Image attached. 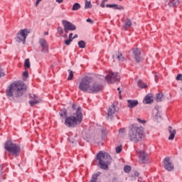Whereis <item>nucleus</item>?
<instances>
[{"mask_svg": "<svg viewBox=\"0 0 182 182\" xmlns=\"http://www.w3.org/2000/svg\"><path fill=\"white\" fill-rule=\"evenodd\" d=\"M155 80L156 82H158V80H157V76L156 75V78H155Z\"/></svg>", "mask_w": 182, "mask_h": 182, "instance_id": "obj_53", "label": "nucleus"}, {"mask_svg": "<svg viewBox=\"0 0 182 182\" xmlns=\"http://www.w3.org/2000/svg\"><path fill=\"white\" fill-rule=\"evenodd\" d=\"M119 134L120 137H123L126 135V129L122 128L119 130Z\"/></svg>", "mask_w": 182, "mask_h": 182, "instance_id": "obj_25", "label": "nucleus"}, {"mask_svg": "<svg viewBox=\"0 0 182 182\" xmlns=\"http://www.w3.org/2000/svg\"><path fill=\"white\" fill-rule=\"evenodd\" d=\"M69 75L68 77V80H72L73 79V71L68 70Z\"/></svg>", "mask_w": 182, "mask_h": 182, "instance_id": "obj_31", "label": "nucleus"}, {"mask_svg": "<svg viewBox=\"0 0 182 182\" xmlns=\"http://www.w3.org/2000/svg\"><path fill=\"white\" fill-rule=\"evenodd\" d=\"M118 112L119 109L116 108V106H114V105H112L108 109L107 118L109 120H113V119H114V117L117 114Z\"/></svg>", "mask_w": 182, "mask_h": 182, "instance_id": "obj_9", "label": "nucleus"}, {"mask_svg": "<svg viewBox=\"0 0 182 182\" xmlns=\"http://www.w3.org/2000/svg\"><path fill=\"white\" fill-rule=\"evenodd\" d=\"M101 134H102V137L100 140H104V139H106V131L105 130V129H102Z\"/></svg>", "mask_w": 182, "mask_h": 182, "instance_id": "obj_32", "label": "nucleus"}, {"mask_svg": "<svg viewBox=\"0 0 182 182\" xmlns=\"http://www.w3.org/2000/svg\"><path fill=\"white\" fill-rule=\"evenodd\" d=\"M107 8H114L115 9H118L119 11H122L124 9L122 6H118L117 4H107Z\"/></svg>", "mask_w": 182, "mask_h": 182, "instance_id": "obj_21", "label": "nucleus"}, {"mask_svg": "<svg viewBox=\"0 0 182 182\" xmlns=\"http://www.w3.org/2000/svg\"><path fill=\"white\" fill-rule=\"evenodd\" d=\"M77 34H75V36H74V37L73 38V39H76V38H77Z\"/></svg>", "mask_w": 182, "mask_h": 182, "instance_id": "obj_50", "label": "nucleus"}, {"mask_svg": "<svg viewBox=\"0 0 182 182\" xmlns=\"http://www.w3.org/2000/svg\"><path fill=\"white\" fill-rule=\"evenodd\" d=\"M168 132H169L170 136H168V140H174V138L176 137V129H173L171 127H168Z\"/></svg>", "mask_w": 182, "mask_h": 182, "instance_id": "obj_17", "label": "nucleus"}, {"mask_svg": "<svg viewBox=\"0 0 182 182\" xmlns=\"http://www.w3.org/2000/svg\"><path fill=\"white\" fill-rule=\"evenodd\" d=\"M78 88L80 90H82V92H87V93H97L103 89V86L95 82L93 77L86 76L80 80Z\"/></svg>", "mask_w": 182, "mask_h": 182, "instance_id": "obj_2", "label": "nucleus"}, {"mask_svg": "<svg viewBox=\"0 0 182 182\" xmlns=\"http://www.w3.org/2000/svg\"><path fill=\"white\" fill-rule=\"evenodd\" d=\"M44 35H45L46 36H47L48 35H49V33L47 32V31H46V32L44 33Z\"/></svg>", "mask_w": 182, "mask_h": 182, "instance_id": "obj_48", "label": "nucleus"}, {"mask_svg": "<svg viewBox=\"0 0 182 182\" xmlns=\"http://www.w3.org/2000/svg\"><path fill=\"white\" fill-rule=\"evenodd\" d=\"M24 68L25 69H29V68H31V62L29 61V58L25 60Z\"/></svg>", "mask_w": 182, "mask_h": 182, "instance_id": "obj_24", "label": "nucleus"}, {"mask_svg": "<svg viewBox=\"0 0 182 182\" xmlns=\"http://www.w3.org/2000/svg\"><path fill=\"white\" fill-rule=\"evenodd\" d=\"M161 99H163V93L156 94V102H161Z\"/></svg>", "mask_w": 182, "mask_h": 182, "instance_id": "obj_30", "label": "nucleus"}, {"mask_svg": "<svg viewBox=\"0 0 182 182\" xmlns=\"http://www.w3.org/2000/svg\"><path fill=\"white\" fill-rule=\"evenodd\" d=\"M80 9V4L79 3H75L73 6L72 11H77Z\"/></svg>", "mask_w": 182, "mask_h": 182, "instance_id": "obj_26", "label": "nucleus"}, {"mask_svg": "<svg viewBox=\"0 0 182 182\" xmlns=\"http://www.w3.org/2000/svg\"><path fill=\"white\" fill-rule=\"evenodd\" d=\"M135 176H136V177H139V173H135Z\"/></svg>", "mask_w": 182, "mask_h": 182, "instance_id": "obj_51", "label": "nucleus"}, {"mask_svg": "<svg viewBox=\"0 0 182 182\" xmlns=\"http://www.w3.org/2000/svg\"><path fill=\"white\" fill-rule=\"evenodd\" d=\"M133 53L134 56V59L137 63L141 62V57L140 55H141V51L139 48H135L133 50Z\"/></svg>", "mask_w": 182, "mask_h": 182, "instance_id": "obj_14", "label": "nucleus"}, {"mask_svg": "<svg viewBox=\"0 0 182 182\" xmlns=\"http://www.w3.org/2000/svg\"><path fill=\"white\" fill-rule=\"evenodd\" d=\"M178 1H179V2H181V0H178Z\"/></svg>", "mask_w": 182, "mask_h": 182, "instance_id": "obj_57", "label": "nucleus"}, {"mask_svg": "<svg viewBox=\"0 0 182 182\" xmlns=\"http://www.w3.org/2000/svg\"><path fill=\"white\" fill-rule=\"evenodd\" d=\"M164 168L165 170H167L168 171H173L174 170V166H173V164L170 162V158L166 157L164 159Z\"/></svg>", "mask_w": 182, "mask_h": 182, "instance_id": "obj_12", "label": "nucleus"}, {"mask_svg": "<svg viewBox=\"0 0 182 182\" xmlns=\"http://www.w3.org/2000/svg\"><path fill=\"white\" fill-rule=\"evenodd\" d=\"M99 176H100V172L92 175L91 181H97V177H99Z\"/></svg>", "mask_w": 182, "mask_h": 182, "instance_id": "obj_28", "label": "nucleus"}, {"mask_svg": "<svg viewBox=\"0 0 182 182\" xmlns=\"http://www.w3.org/2000/svg\"><path fill=\"white\" fill-rule=\"evenodd\" d=\"M31 33V31L26 28L20 30L15 38V40L18 42V43H21L22 42L23 45H25L26 43V38H28V35Z\"/></svg>", "mask_w": 182, "mask_h": 182, "instance_id": "obj_7", "label": "nucleus"}, {"mask_svg": "<svg viewBox=\"0 0 182 182\" xmlns=\"http://www.w3.org/2000/svg\"><path fill=\"white\" fill-rule=\"evenodd\" d=\"M144 133V129L142 127L131 125L128 133V139L133 143H139V141H141Z\"/></svg>", "mask_w": 182, "mask_h": 182, "instance_id": "obj_4", "label": "nucleus"}, {"mask_svg": "<svg viewBox=\"0 0 182 182\" xmlns=\"http://www.w3.org/2000/svg\"><path fill=\"white\" fill-rule=\"evenodd\" d=\"M130 26H132V20L127 18L125 21V23L123 26V28L125 29V31H126L127 29H129V28H130Z\"/></svg>", "mask_w": 182, "mask_h": 182, "instance_id": "obj_22", "label": "nucleus"}, {"mask_svg": "<svg viewBox=\"0 0 182 182\" xmlns=\"http://www.w3.org/2000/svg\"><path fill=\"white\" fill-rule=\"evenodd\" d=\"M56 2L58 4H62V2H63V0H56Z\"/></svg>", "mask_w": 182, "mask_h": 182, "instance_id": "obj_46", "label": "nucleus"}, {"mask_svg": "<svg viewBox=\"0 0 182 182\" xmlns=\"http://www.w3.org/2000/svg\"><path fill=\"white\" fill-rule=\"evenodd\" d=\"M130 170H132V167H130V166H125L124 167V171L125 173H129L130 171Z\"/></svg>", "mask_w": 182, "mask_h": 182, "instance_id": "obj_33", "label": "nucleus"}, {"mask_svg": "<svg viewBox=\"0 0 182 182\" xmlns=\"http://www.w3.org/2000/svg\"><path fill=\"white\" fill-rule=\"evenodd\" d=\"M72 108L73 109V110H77V108L76 109V105L75 104L73 105Z\"/></svg>", "mask_w": 182, "mask_h": 182, "instance_id": "obj_43", "label": "nucleus"}, {"mask_svg": "<svg viewBox=\"0 0 182 182\" xmlns=\"http://www.w3.org/2000/svg\"><path fill=\"white\" fill-rule=\"evenodd\" d=\"M0 167H1V165H0Z\"/></svg>", "mask_w": 182, "mask_h": 182, "instance_id": "obj_59", "label": "nucleus"}, {"mask_svg": "<svg viewBox=\"0 0 182 182\" xmlns=\"http://www.w3.org/2000/svg\"><path fill=\"white\" fill-rule=\"evenodd\" d=\"M137 105H139L138 100H127V107H129V109H133V107H136Z\"/></svg>", "mask_w": 182, "mask_h": 182, "instance_id": "obj_19", "label": "nucleus"}, {"mask_svg": "<svg viewBox=\"0 0 182 182\" xmlns=\"http://www.w3.org/2000/svg\"><path fill=\"white\" fill-rule=\"evenodd\" d=\"M122 146H119L116 148V153L117 154L122 153Z\"/></svg>", "mask_w": 182, "mask_h": 182, "instance_id": "obj_35", "label": "nucleus"}, {"mask_svg": "<svg viewBox=\"0 0 182 182\" xmlns=\"http://www.w3.org/2000/svg\"><path fill=\"white\" fill-rule=\"evenodd\" d=\"M153 95L152 94H148L144 99V103L145 105H150V103H153Z\"/></svg>", "mask_w": 182, "mask_h": 182, "instance_id": "obj_18", "label": "nucleus"}, {"mask_svg": "<svg viewBox=\"0 0 182 182\" xmlns=\"http://www.w3.org/2000/svg\"><path fill=\"white\" fill-rule=\"evenodd\" d=\"M90 182H97V181H90Z\"/></svg>", "mask_w": 182, "mask_h": 182, "instance_id": "obj_54", "label": "nucleus"}, {"mask_svg": "<svg viewBox=\"0 0 182 182\" xmlns=\"http://www.w3.org/2000/svg\"><path fill=\"white\" fill-rule=\"evenodd\" d=\"M119 95H120V94L122 93V91H119Z\"/></svg>", "mask_w": 182, "mask_h": 182, "instance_id": "obj_56", "label": "nucleus"}, {"mask_svg": "<svg viewBox=\"0 0 182 182\" xmlns=\"http://www.w3.org/2000/svg\"><path fill=\"white\" fill-rule=\"evenodd\" d=\"M86 21H87V22L93 24V21L92 19L87 18Z\"/></svg>", "mask_w": 182, "mask_h": 182, "instance_id": "obj_42", "label": "nucleus"}, {"mask_svg": "<svg viewBox=\"0 0 182 182\" xmlns=\"http://www.w3.org/2000/svg\"><path fill=\"white\" fill-rule=\"evenodd\" d=\"M105 80L107 83H115V82H120V75L117 73H113L112 71L107 72V75L105 76Z\"/></svg>", "mask_w": 182, "mask_h": 182, "instance_id": "obj_8", "label": "nucleus"}, {"mask_svg": "<svg viewBox=\"0 0 182 182\" xmlns=\"http://www.w3.org/2000/svg\"><path fill=\"white\" fill-rule=\"evenodd\" d=\"M40 102H41V99H39V97H38V96H36L33 94L30 95L29 103H30L31 106H35V105H38V103H39Z\"/></svg>", "mask_w": 182, "mask_h": 182, "instance_id": "obj_13", "label": "nucleus"}, {"mask_svg": "<svg viewBox=\"0 0 182 182\" xmlns=\"http://www.w3.org/2000/svg\"><path fill=\"white\" fill-rule=\"evenodd\" d=\"M26 92V85L22 81L11 83L6 89V95L10 100L21 97Z\"/></svg>", "mask_w": 182, "mask_h": 182, "instance_id": "obj_3", "label": "nucleus"}, {"mask_svg": "<svg viewBox=\"0 0 182 182\" xmlns=\"http://www.w3.org/2000/svg\"><path fill=\"white\" fill-rule=\"evenodd\" d=\"M120 2H122V0H119Z\"/></svg>", "mask_w": 182, "mask_h": 182, "instance_id": "obj_58", "label": "nucleus"}, {"mask_svg": "<svg viewBox=\"0 0 182 182\" xmlns=\"http://www.w3.org/2000/svg\"><path fill=\"white\" fill-rule=\"evenodd\" d=\"M138 122H139V123H146L145 120H141L139 118H138Z\"/></svg>", "mask_w": 182, "mask_h": 182, "instance_id": "obj_44", "label": "nucleus"}, {"mask_svg": "<svg viewBox=\"0 0 182 182\" xmlns=\"http://www.w3.org/2000/svg\"><path fill=\"white\" fill-rule=\"evenodd\" d=\"M108 0H102V2H103L105 4V2H107Z\"/></svg>", "mask_w": 182, "mask_h": 182, "instance_id": "obj_52", "label": "nucleus"}, {"mask_svg": "<svg viewBox=\"0 0 182 182\" xmlns=\"http://www.w3.org/2000/svg\"><path fill=\"white\" fill-rule=\"evenodd\" d=\"M176 79V80H182V74H178Z\"/></svg>", "mask_w": 182, "mask_h": 182, "instance_id": "obj_37", "label": "nucleus"}, {"mask_svg": "<svg viewBox=\"0 0 182 182\" xmlns=\"http://www.w3.org/2000/svg\"><path fill=\"white\" fill-rule=\"evenodd\" d=\"M42 1V0H37L36 2V6H38V5H39V3Z\"/></svg>", "mask_w": 182, "mask_h": 182, "instance_id": "obj_45", "label": "nucleus"}, {"mask_svg": "<svg viewBox=\"0 0 182 182\" xmlns=\"http://www.w3.org/2000/svg\"><path fill=\"white\" fill-rule=\"evenodd\" d=\"M78 46L81 49H84V48H86V43H85V41H80L78 42Z\"/></svg>", "mask_w": 182, "mask_h": 182, "instance_id": "obj_27", "label": "nucleus"}, {"mask_svg": "<svg viewBox=\"0 0 182 182\" xmlns=\"http://www.w3.org/2000/svg\"><path fill=\"white\" fill-rule=\"evenodd\" d=\"M72 41H72V40H70V39L65 40V44L67 45V46H69V45H70V43H71Z\"/></svg>", "mask_w": 182, "mask_h": 182, "instance_id": "obj_39", "label": "nucleus"}, {"mask_svg": "<svg viewBox=\"0 0 182 182\" xmlns=\"http://www.w3.org/2000/svg\"><path fill=\"white\" fill-rule=\"evenodd\" d=\"M137 154L139 156L140 161L143 164L147 163V154L144 153L143 151H136Z\"/></svg>", "mask_w": 182, "mask_h": 182, "instance_id": "obj_15", "label": "nucleus"}, {"mask_svg": "<svg viewBox=\"0 0 182 182\" xmlns=\"http://www.w3.org/2000/svg\"><path fill=\"white\" fill-rule=\"evenodd\" d=\"M4 149L15 157H18V156H19V153H21V146L14 144L12 141H6L4 144Z\"/></svg>", "mask_w": 182, "mask_h": 182, "instance_id": "obj_6", "label": "nucleus"}, {"mask_svg": "<svg viewBox=\"0 0 182 182\" xmlns=\"http://www.w3.org/2000/svg\"><path fill=\"white\" fill-rule=\"evenodd\" d=\"M23 76L26 78V79H28V77H29V75L28 73V71H25L23 73Z\"/></svg>", "mask_w": 182, "mask_h": 182, "instance_id": "obj_36", "label": "nucleus"}, {"mask_svg": "<svg viewBox=\"0 0 182 182\" xmlns=\"http://www.w3.org/2000/svg\"><path fill=\"white\" fill-rule=\"evenodd\" d=\"M63 26H64V32L68 33L69 31H76V26L73 23L66 21H62Z\"/></svg>", "mask_w": 182, "mask_h": 182, "instance_id": "obj_10", "label": "nucleus"}, {"mask_svg": "<svg viewBox=\"0 0 182 182\" xmlns=\"http://www.w3.org/2000/svg\"><path fill=\"white\" fill-rule=\"evenodd\" d=\"M73 33H70V35H69V39H70V41H73Z\"/></svg>", "mask_w": 182, "mask_h": 182, "instance_id": "obj_41", "label": "nucleus"}, {"mask_svg": "<svg viewBox=\"0 0 182 182\" xmlns=\"http://www.w3.org/2000/svg\"><path fill=\"white\" fill-rule=\"evenodd\" d=\"M138 86L141 87V89H146V87H147V84L143 82L141 80H139L138 81Z\"/></svg>", "mask_w": 182, "mask_h": 182, "instance_id": "obj_23", "label": "nucleus"}, {"mask_svg": "<svg viewBox=\"0 0 182 182\" xmlns=\"http://www.w3.org/2000/svg\"><path fill=\"white\" fill-rule=\"evenodd\" d=\"M63 38H68V34H64V35L63 36Z\"/></svg>", "mask_w": 182, "mask_h": 182, "instance_id": "obj_49", "label": "nucleus"}, {"mask_svg": "<svg viewBox=\"0 0 182 182\" xmlns=\"http://www.w3.org/2000/svg\"><path fill=\"white\" fill-rule=\"evenodd\" d=\"M100 6H101V8H105V3H103V1H102Z\"/></svg>", "mask_w": 182, "mask_h": 182, "instance_id": "obj_47", "label": "nucleus"}, {"mask_svg": "<svg viewBox=\"0 0 182 182\" xmlns=\"http://www.w3.org/2000/svg\"><path fill=\"white\" fill-rule=\"evenodd\" d=\"M59 114L63 119V116H65V124L67 127H76V126L80 124L83 120V114H82L80 107H78L77 111L69 117H68V111L65 109H61Z\"/></svg>", "mask_w": 182, "mask_h": 182, "instance_id": "obj_1", "label": "nucleus"}, {"mask_svg": "<svg viewBox=\"0 0 182 182\" xmlns=\"http://www.w3.org/2000/svg\"><path fill=\"white\" fill-rule=\"evenodd\" d=\"M57 31L60 35V36H63L62 35H63V28H62V27H58Z\"/></svg>", "mask_w": 182, "mask_h": 182, "instance_id": "obj_34", "label": "nucleus"}, {"mask_svg": "<svg viewBox=\"0 0 182 182\" xmlns=\"http://www.w3.org/2000/svg\"><path fill=\"white\" fill-rule=\"evenodd\" d=\"M90 8H92V3L90 1H88L87 0H85V9H89Z\"/></svg>", "mask_w": 182, "mask_h": 182, "instance_id": "obj_29", "label": "nucleus"}, {"mask_svg": "<svg viewBox=\"0 0 182 182\" xmlns=\"http://www.w3.org/2000/svg\"><path fill=\"white\" fill-rule=\"evenodd\" d=\"M68 140L72 144H75V143H76V140L73 139V138H69Z\"/></svg>", "mask_w": 182, "mask_h": 182, "instance_id": "obj_38", "label": "nucleus"}, {"mask_svg": "<svg viewBox=\"0 0 182 182\" xmlns=\"http://www.w3.org/2000/svg\"><path fill=\"white\" fill-rule=\"evenodd\" d=\"M117 90H119V91H120V87H118V88H117Z\"/></svg>", "mask_w": 182, "mask_h": 182, "instance_id": "obj_55", "label": "nucleus"}, {"mask_svg": "<svg viewBox=\"0 0 182 182\" xmlns=\"http://www.w3.org/2000/svg\"><path fill=\"white\" fill-rule=\"evenodd\" d=\"M116 58L118 59L119 62H123L124 60V57L121 53H117L115 55H113V59Z\"/></svg>", "mask_w": 182, "mask_h": 182, "instance_id": "obj_20", "label": "nucleus"}, {"mask_svg": "<svg viewBox=\"0 0 182 182\" xmlns=\"http://www.w3.org/2000/svg\"><path fill=\"white\" fill-rule=\"evenodd\" d=\"M39 44L43 53H48L49 52V45L45 38H41L39 40Z\"/></svg>", "mask_w": 182, "mask_h": 182, "instance_id": "obj_11", "label": "nucleus"}, {"mask_svg": "<svg viewBox=\"0 0 182 182\" xmlns=\"http://www.w3.org/2000/svg\"><path fill=\"white\" fill-rule=\"evenodd\" d=\"M2 76H5V74L4 73L2 68L0 67V78H1Z\"/></svg>", "mask_w": 182, "mask_h": 182, "instance_id": "obj_40", "label": "nucleus"}, {"mask_svg": "<svg viewBox=\"0 0 182 182\" xmlns=\"http://www.w3.org/2000/svg\"><path fill=\"white\" fill-rule=\"evenodd\" d=\"M97 160L99 161L101 168L107 170L109 168L108 166L112 163V156L107 153L100 152L97 155Z\"/></svg>", "mask_w": 182, "mask_h": 182, "instance_id": "obj_5", "label": "nucleus"}, {"mask_svg": "<svg viewBox=\"0 0 182 182\" xmlns=\"http://www.w3.org/2000/svg\"><path fill=\"white\" fill-rule=\"evenodd\" d=\"M178 5H180L179 0H168L165 4V6H168L169 8L178 6Z\"/></svg>", "mask_w": 182, "mask_h": 182, "instance_id": "obj_16", "label": "nucleus"}]
</instances>
